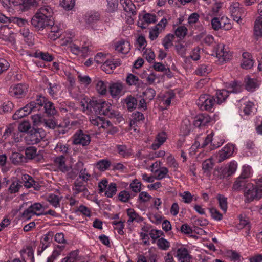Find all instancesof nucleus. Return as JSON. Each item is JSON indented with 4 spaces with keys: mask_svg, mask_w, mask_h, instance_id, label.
I'll return each mask as SVG.
<instances>
[{
    "mask_svg": "<svg viewBox=\"0 0 262 262\" xmlns=\"http://www.w3.org/2000/svg\"><path fill=\"white\" fill-rule=\"evenodd\" d=\"M245 196L250 202L254 199H259L262 197V178L255 181V185L248 183L245 189Z\"/></svg>",
    "mask_w": 262,
    "mask_h": 262,
    "instance_id": "nucleus-1",
    "label": "nucleus"
},
{
    "mask_svg": "<svg viewBox=\"0 0 262 262\" xmlns=\"http://www.w3.org/2000/svg\"><path fill=\"white\" fill-rule=\"evenodd\" d=\"M35 111L44 112L48 115H55L57 111L54 104L50 101H46L45 97L39 96L35 101Z\"/></svg>",
    "mask_w": 262,
    "mask_h": 262,
    "instance_id": "nucleus-2",
    "label": "nucleus"
},
{
    "mask_svg": "<svg viewBox=\"0 0 262 262\" xmlns=\"http://www.w3.org/2000/svg\"><path fill=\"white\" fill-rule=\"evenodd\" d=\"M227 90H218L216 93V103L221 104L224 102L229 96L230 93H238L241 92V85L236 81L230 83L227 87Z\"/></svg>",
    "mask_w": 262,
    "mask_h": 262,
    "instance_id": "nucleus-3",
    "label": "nucleus"
},
{
    "mask_svg": "<svg viewBox=\"0 0 262 262\" xmlns=\"http://www.w3.org/2000/svg\"><path fill=\"white\" fill-rule=\"evenodd\" d=\"M196 103L201 110L212 111V109L215 104V101L212 96L207 94H203L200 96Z\"/></svg>",
    "mask_w": 262,
    "mask_h": 262,
    "instance_id": "nucleus-4",
    "label": "nucleus"
},
{
    "mask_svg": "<svg viewBox=\"0 0 262 262\" xmlns=\"http://www.w3.org/2000/svg\"><path fill=\"white\" fill-rule=\"evenodd\" d=\"M44 210L45 209L40 203H35L24 211L23 216L26 219H29L34 215H42Z\"/></svg>",
    "mask_w": 262,
    "mask_h": 262,
    "instance_id": "nucleus-5",
    "label": "nucleus"
},
{
    "mask_svg": "<svg viewBox=\"0 0 262 262\" xmlns=\"http://www.w3.org/2000/svg\"><path fill=\"white\" fill-rule=\"evenodd\" d=\"M216 57L221 62L229 61L232 56L228 47H226L224 43H219L215 48Z\"/></svg>",
    "mask_w": 262,
    "mask_h": 262,
    "instance_id": "nucleus-6",
    "label": "nucleus"
},
{
    "mask_svg": "<svg viewBox=\"0 0 262 262\" xmlns=\"http://www.w3.org/2000/svg\"><path fill=\"white\" fill-rule=\"evenodd\" d=\"M72 143L75 145H81L83 146L88 145L91 142L89 134L82 130H77L72 137Z\"/></svg>",
    "mask_w": 262,
    "mask_h": 262,
    "instance_id": "nucleus-7",
    "label": "nucleus"
},
{
    "mask_svg": "<svg viewBox=\"0 0 262 262\" xmlns=\"http://www.w3.org/2000/svg\"><path fill=\"white\" fill-rule=\"evenodd\" d=\"M72 190L74 196L81 193L82 196L88 197L90 194L86 185L84 184V182L79 180L78 178L75 181L72 187Z\"/></svg>",
    "mask_w": 262,
    "mask_h": 262,
    "instance_id": "nucleus-8",
    "label": "nucleus"
},
{
    "mask_svg": "<svg viewBox=\"0 0 262 262\" xmlns=\"http://www.w3.org/2000/svg\"><path fill=\"white\" fill-rule=\"evenodd\" d=\"M212 133L208 135L203 143L201 145V147H204L207 145L209 143H211V149H214L221 146L225 142V140L222 136H216L213 139L212 138Z\"/></svg>",
    "mask_w": 262,
    "mask_h": 262,
    "instance_id": "nucleus-9",
    "label": "nucleus"
},
{
    "mask_svg": "<svg viewBox=\"0 0 262 262\" xmlns=\"http://www.w3.org/2000/svg\"><path fill=\"white\" fill-rule=\"evenodd\" d=\"M35 103L34 101L31 102L24 107L18 109L13 115V120H18L29 114L31 112H35Z\"/></svg>",
    "mask_w": 262,
    "mask_h": 262,
    "instance_id": "nucleus-10",
    "label": "nucleus"
},
{
    "mask_svg": "<svg viewBox=\"0 0 262 262\" xmlns=\"http://www.w3.org/2000/svg\"><path fill=\"white\" fill-rule=\"evenodd\" d=\"M50 20L35 13L31 19V24L36 30H43L49 25Z\"/></svg>",
    "mask_w": 262,
    "mask_h": 262,
    "instance_id": "nucleus-11",
    "label": "nucleus"
},
{
    "mask_svg": "<svg viewBox=\"0 0 262 262\" xmlns=\"http://www.w3.org/2000/svg\"><path fill=\"white\" fill-rule=\"evenodd\" d=\"M27 91V85L21 83L11 86L9 89L10 95L17 98L24 97Z\"/></svg>",
    "mask_w": 262,
    "mask_h": 262,
    "instance_id": "nucleus-12",
    "label": "nucleus"
},
{
    "mask_svg": "<svg viewBox=\"0 0 262 262\" xmlns=\"http://www.w3.org/2000/svg\"><path fill=\"white\" fill-rule=\"evenodd\" d=\"M43 138L40 129L31 130L25 137L27 143L29 144H37Z\"/></svg>",
    "mask_w": 262,
    "mask_h": 262,
    "instance_id": "nucleus-13",
    "label": "nucleus"
},
{
    "mask_svg": "<svg viewBox=\"0 0 262 262\" xmlns=\"http://www.w3.org/2000/svg\"><path fill=\"white\" fill-rule=\"evenodd\" d=\"M234 146L231 144H227L224 146L218 153L219 162H222L232 156L234 151Z\"/></svg>",
    "mask_w": 262,
    "mask_h": 262,
    "instance_id": "nucleus-14",
    "label": "nucleus"
},
{
    "mask_svg": "<svg viewBox=\"0 0 262 262\" xmlns=\"http://www.w3.org/2000/svg\"><path fill=\"white\" fill-rule=\"evenodd\" d=\"M0 39L11 43L14 42V35L10 28L6 25L0 27Z\"/></svg>",
    "mask_w": 262,
    "mask_h": 262,
    "instance_id": "nucleus-15",
    "label": "nucleus"
},
{
    "mask_svg": "<svg viewBox=\"0 0 262 262\" xmlns=\"http://www.w3.org/2000/svg\"><path fill=\"white\" fill-rule=\"evenodd\" d=\"M156 17L154 14L146 13L142 15L141 13L139 14V20L138 24L139 26L142 28H145L149 24L154 23L156 21Z\"/></svg>",
    "mask_w": 262,
    "mask_h": 262,
    "instance_id": "nucleus-16",
    "label": "nucleus"
},
{
    "mask_svg": "<svg viewBox=\"0 0 262 262\" xmlns=\"http://www.w3.org/2000/svg\"><path fill=\"white\" fill-rule=\"evenodd\" d=\"M119 5L127 15L135 16L137 14L136 6L131 0H120Z\"/></svg>",
    "mask_w": 262,
    "mask_h": 262,
    "instance_id": "nucleus-17",
    "label": "nucleus"
},
{
    "mask_svg": "<svg viewBox=\"0 0 262 262\" xmlns=\"http://www.w3.org/2000/svg\"><path fill=\"white\" fill-rule=\"evenodd\" d=\"M46 29L50 32L49 34V37L53 40L59 38L61 35V30L60 27L58 25H55L51 19L49 25L47 26Z\"/></svg>",
    "mask_w": 262,
    "mask_h": 262,
    "instance_id": "nucleus-18",
    "label": "nucleus"
},
{
    "mask_svg": "<svg viewBox=\"0 0 262 262\" xmlns=\"http://www.w3.org/2000/svg\"><path fill=\"white\" fill-rule=\"evenodd\" d=\"M151 232L149 234H142V239L145 245L150 244V238H151L152 243H155V241L160 237L162 234V230H150Z\"/></svg>",
    "mask_w": 262,
    "mask_h": 262,
    "instance_id": "nucleus-19",
    "label": "nucleus"
},
{
    "mask_svg": "<svg viewBox=\"0 0 262 262\" xmlns=\"http://www.w3.org/2000/svg\"><path fill=\"white\" fill-rule=\"evenodd\" d=\"M167 139V135L165 132L159 133L156 136L155 139L151 145V148L154 150L158 149Z\"/></svg>",
    "mask_w": 262,
    "mask_h": 262,
    "instance_id": "nucleus-20",
    "label": "nucleus"
},
{
    "mask_svg": "<svg viewBox=\"0 0 262 262\" xmlns=\"http://www.w3.org/2000/svg\"><path fill=\"white\" fill-rule=\"evenodd\" d=\"M144 119V116L141 112L136 111L133 113L132 115L129 123L130 127L135 131H136L137 129L136 128V127L137 126L138 124H139L141 122H143Z\"/></svg>",
    "mask_w": 262,
    "mask_h": 262,
    "instance_id": "nucleus-21",
    "label": "nucleus"
},
{
    "mask_svg": "<svg viewBox=\"0 0 262 262\" xmlns=\"http://www.w3.org/2000/svg\"><path fill=\"white\" fill-rule=\"evenodd\" d=\"M177 257L179 262H191L192 257L187 249L181 247L177 250Z\"/></svg>",
    "mask_w": 262,
    "mask_h": 262,
    "instance_id": "nucleus-22",
    "label": "nucleus"
},
{
    "mask_svg": "<svg viewBox=\"0 0 262 262\" xmlns=\"http://www.w3.org/2000/svg\"><path fill=\"white\" fill-rule=\"evenodd\" d=\"M130 49L129 43L124 39H121L118 41L116 45V51H117L119 54L125 55L129 52Z\"/></svg>",
    "mask_w": 262,
    "mask_h": 262,
    "instance_id": "nucleus-23",
    "label": "nucleus"
},
{
    "mask_svg": "<svg viewBox=\"0 0 262 262\" xmlns=\"http://www.w3.org/2000/svg\"><path fill=\"white\" fill-rule=\"evenodd\" d=\"M21 255L26 262H34V250L30 246H26L21 250Z\"/></svg>",
    "mask_w": 262,
    "mask_h": 262,
    "instance_id": "nucleus-24",
    "label": "nucleus"
},
{
    "mask_svg": "<svg viewBox=\"0 0 262 262\" xmlns=\"http://www.w3.org/2000/svg\"><path fill=\"white\" fill-rule=\"evenodd\" d=\"M91 123L98 128H106L110 125V122L103 119L100 117H92L90 118Z\"/></svg>",
    "mask_w": 262,
    "mask_h": 262,
    "instance_id": "nucleus-25",
    "label": "nucleus"
},
{
    "mask_svg": "<svg viewBox=\"0 0 262 262\" xmlns=\"http://www.w3.org/2000/svg\"><path fill=\"white\" fill-rule=\"evenodd\" d=\"M243 59L241 63V67L245 69H250L254 63L252 59L251 55L248 52H244L242 55Z\"/></svg>",
    "mask_w": 262,
    "mask_h": 262,
    "instance_id": "nucleus-26",
    "label": "nucleus"
},
{
    "mask_svg": "<svg viewBox=\"0 0 262 262\" xmlns=\"http://www.w3.org/2000/svg\"><path fill=\"white\" fill-rule=\"evenodd\" d=\"M54 163L59 169L63 172H68L71 169L70 167L66 165V159L63 156L56 157L54 160Z\"/></svg>",
    "mask_w": 262,
    "mask_h": 262,
    "instance_id": "nucleus-27",
    "label": "nucleus"
},
{
    "mask_svg": "<svg viewBox=\"0 0 262 262\" xmlns=\"http://www.w3.org/2000/svg\"><path fill=\"white\" fill-rule=\"evenodd\" d=\"M36 13L38 14L39 15L47 18L48 19H51L53 14V11L51 7L48 5L43 6L37 10Z\"/></svg>",
    "mask_w": 262,
    "mask_h": 262,
    "instance_id": "nucleus-28",
    "label": "nucleus"
},
{
    "mask_svg": "<svg viewBox=\"0 0 262 262\" xmlns=\"http://www.w3.org/2000/svg\"><path fill=\"white\" fill-rule=\"evenodd\" d=\"M245 82L246 90L250 92L254 91L260 84V82L254 78H247L245 79Z\"/></svg>",
    "mask_w": 262,
    "mask_h": 262,
    "instance_id": "nucleus-29",
    "label": "nucleus"
},
{
    "mask_svg": "<svg viewBox=\"0 0 262 262\" xmlns=\"http://www.w3.org/2000/svg\"><path fill=\"white\" fill-rule=\"evenodd\" d=\"M20 183L21 184L23 183L24 185L26 188H31L33 187L35 189H37L36 187H37V184L36 182L33 179V178L28 175L24 174L21 177V181H20Z\"/></svg>",
    "mask_w": 262,
    "mask_h": 262,
    "instance_id": "nucleus-30",
    "label": "nucleus"
},
{
    "mask_svg": "<svg viewBox=\"0 0 262 262\" xmlns=\"http://www.w3.org/2000/svg\"><path fill=\"white\" fill-rule=\"evenodd\" d=\"M101 69L106 74H112L115 69L114 59H106L101 66Z\"/></svg>",
    "mask_w": 262,
    "mask_h": 262,
    "instance_id": "nucleus-31",
    "label": "nucleus"
},
{
    "mask_svg": "<svg viewBox=\"0 0 262 262\" xmlns=\"http://www.w3.org/2000/svg\"><path fill=\"white\" fill-rule=\"evenodd\" d=\"M10 159L14 164H19L26 162V158L21 154L18 152H14L12 154Z\"/></svg>",
    "mask_w": 262,
    "mask_h": 262,
    "instance_id": "nucleus-32",
    "label": "nucleus"
},
{
    "mask_svg": "<svg viewBox=\"0 0 262 262\" xmlns=\"http://www.w3.org/2000/svg\"><path fill=\"white\" fill-rule=\"evenodd\" d=\"M100 15L97 12H90L85 15V21L86 24L91 25L99 20Z\"/></svg>",
    "mask_w": 262,
    "mask_h": 262,
    "instance_id": "nucleus-33",
    "label": "nucleus"
},
{
    "mask_svg": "<svg viewBox=\"0 0 262 262\" xmlns=\"http://www.w3.org/2000/svg\"><path fill=\"white\" fill-rule=\"evenodd\" d=\"M48 92L53 97H56L61 89V86L58 83L48 82Z\"/></svg>",
    "mask_w": 262,
    "mask_h": 262,
    "instance_id": "nucleus-34",
    "label": "nucleus"
},
{
    "mask_svg": "<svg viewBox=\"0 0 262 262\" xmlns=\"http://www.w3.org/2000/svg\"><path fill=\"white\" fill-rule=\"evenodd\" d=\"M239 222L238 223V228L241 229L245 228L250 229L251 227L248 219L244 214H241L239 216Z\"/></svg>",
    "mask_w": 262,
    "mask_h": 262,
    "instance_id": "nucleus-35",
    "label": "nucleus"
},
{
    "mask_svg": "<svg viewBox=\"0 0 262 262\" xmlns=\"http://www.w3.org/2000/svg\"><path fill=\"white\" fill-rule=\"evenodd\" d=\"M124 100L129 111L131 112L136 108L138 102L135 97L131 96H127Z\"/></svg>",
    "mask_w": 262,
    "mask_h": 262,
    "instance_id": "nucleus-36",
    "label": "nucleus"
},
{
    "mask_svg": "<svg viewBox=\"0 0 262 262\" xmlns=\"http://www.w3.org/2000/svg\"><path fill=\"white\" fill-rule=\"evenodd\" d=\"M254 33L258 37L262 36V17L260 16H258L255 21Z\"/></svg>",
    "mask_w": 262,
    "mask_h": 262,
    "instance_id": "nucleus-37",
    "label": "nucleus"
},
{
    "mask_svg": "<svg viewBox=\"0 0 262 262\" xmlns=\"http://www.w3.org/2000/svg\"><path fill=\"white\" fill-rule=\"evenodd\" d=\"M37 3V0H12V3L14 6L23 5L24 8L29 6H34Z\"/></svg>",
    "mask_w": 262,
    "mask_h": 262,
    "instance_id": "nucleus-38",
    "label": "nucleus"
},
{
    "mask_svg": "<svg viewBox=\"0 0 262 262\" xmlns=\"http://www.w3.org/2000/svg\"><path fill=\"white\" fill-rule=\"evenodd\" d=\"M117 151L122 157H128L132 154V150L124 145H119L117 146Z\"/></svg>",
    "mask_w": 262,
    "mask_h": 262,
    "instance_id": "nucleus-39",
    "label": "nucleus"
},
{
    "mask_svg": "<svg viewBox=\"0 0 262 262\" xmlns=\"http://www.w3.org/2000/svg\"><path fill=\"white\" fill-rule=\"evenodd\" d=\"M213 167V163L211 159L205 160L202 163V169L206 176H210V171Z\"/></svg>",
    "mask_w": 262,
    "mask_h": 262,
    "instance_id": "nucleus-40",
    "label": "nucleus"
},
{
    "mask_svg": "<svg viewBox=\"0 0 262 262\" xmlns=\"http://www.w3.org/2000/svg\"><path fill=\"white\" fill-rule=\"evenodd\" d=\"M93 101L95 105L92 106V113H94L96 115H101V112H102V105H103V102H104V101L96 99H93Z\"/></svg>",
    "mask_w": 262,
    "mask_h": 262,
    "instance_id": "nucleus-41",
    "label": "nucleus"
},
{
    "mask_svg": "<svg viewBox=\"0 0 262 262\" xmlns=\"http://www.w3.org/2000/svg\"><path fill=\"white\" fill-rule=\"evenodd\" d=\"M97 92L101 95H105L107 92V86L102 80H95L94 81Z\"/></svg>",
    "mask_w": 262,
    "mask_h": 262,
    "instance_id": "nucleus-42",
    "label": "nucleus"
},
{
    "mask_svg": "<svg viewBox=\"0 0 262 262\" xmlns=\"http://www.w3.org/2000/svg\"><path fill=\"white\" fill-rule=\"evenodd\" d=\"M237 163L235 161H231L225 169V171L227 176L234 174L237 170Z\"/></svg>",
    "mask_w": 262,
    "mask_h": 262,
    "instance_id": "nucleus-43",
    "label": "nucleus"
},
{
    "mask_svg": "<svg viewBox=\"0 0 262 262\" xmlns=\"http://www.w3.org/2000/svg\"><path fill=\"white\" fill-rule=\"evenodd\" d=\"M191 128V124L190 121L188 119H185L183 120L181 126V132L183 135L185 136L188 135Z\"/></svg>",
    "mask_w": 262,
    "mask_h": 262,
    "instance_id": "nucleus-44",
    "label": "nucleus"
},
{
    "mask_svg": "<svg viewBox=\"0 0 262 262\" xmlns=\"http://www.w3.org/2000/svg\"><path fill=\"white\" fill-rule=\"evenodd\" d=\"M182 232H184V233L185 234L188 235V236H190V237H192L193 238L195 239H197L199 238L200 235H202L203 234H206V232L205 230H198V231L196 232V230H181Z\"/></svg>",
    "mask_w": 262,
    "mask_h": 262,
    "instance_id": "nucleus-45",
    "label": "nucleus"
},
{
    "mask_svg": "<svg viewBox=\"0 0 262 262\" xmlns=\"http://www.w3.org/2000/svg\"><path fill=\"white\" fill-rule=\"evenodd\" d=\"M168 169L166 167H161L156 172L154 173L156 176L155 179L160 180L168 177Z\"/></svg>",
    "mask_w": 262,
    "mask_h": 262,
    "instance_id": "nucleus-46",
    "label": "nucleus"
},
{
    "mask_svg": "<svg viewBox=\"0 0 262 262\" xmlns=\"http://www.w3.org/2000/svg\"><path fill=\"white\" fill-rule=\"evenodd\" d=\"M188 29L184 26H179L174 30V33L177 37L181 39L184 38L187 35Z\"/></svg>",
    "mask_w": 262,
    "mask_h": 262,
    "instance_id": "nucleus-47",
    "label": "nucleus"
},
{
    "mask_svg": "<svg viewBox=\"0 0 262 262\" xmlns=\"http://www.w3.org/2000/svg\"><path fill=\"white\" fill-rule=\"evenodd\" d=\"M25 154L26 155V162L27 160H31L34 158L37 155L36 148L33 146H30L25 149Z\"/></svg>",
    "mask_w": 262,
    "mask_h": 262,
    "instance_id": "nucleus-48",
    "label": "nucleus"
},
{
    "mask_svg": "<svg viewBox=\"0 0 262 262\" xmlns=\"http://www.w3.org/2000/svg\"><path fill=\"white\" fill-rule=\"evenodd\" d=\"M254 104L251 101H247L244 104L243 112L245 115L248 116L253 113Z\"/></svg>",
    "mask_w": 262,
    "mask_h": 262,
    "instance_id": "nucleus-49",
    "label": "nucleus"
},
{
    "mask_svg": "<svg viewBox=\"0 0 262 262\" xmlns=\"http://www.w3.org/2000/svg\"><path fill=\"white\" fill-rule=\"evenodd\" d=\"M155 96L156 91L153 88H147L143 92V96L145 99H146L147 101H151L154 98Z\"/></svg>",
    "mask_w": 262,
    "mask_h": 262,
    "instance_id": "nucleus-50",
    "label": "nucleus"
},
{
    "mask_svg": "<svg viewBox=\"0 0 262 262\" xmlns=\"http://www.w3.org/2000/svg\"><path fill=\"white\" fill-rule=\"evenodd\" d=\"M245 184V179L239 176L234 182L233 189L235 191H239L243 188Z\"/></svg>",
    "mask_w": 262,
    "mask_h": 262,
    "instance_id": "nucleus-51",
    "label": "nucleus"
},
{
    "mask_svg": "<svg viewBox=\"0 0 262 262\" xmlns=\"http://www.w3.org/2000/svg\"><path fill=\"white\" fill-rule=\"evenodd\" d=\"M103 104L102 112H101L102 115L107 116L109 117H113L114 116V114L113 113V111H111L110 108L111 107V104L105 101H104Z\"/></svg>",
    "mask_w": 262,
    "mask_h": 262,
    "instance_id": "nucleus-52",
    "label": "nucleus"
},
{
    "mask_svg": "<svg viewBox=\"0 0 262 262\" xmlns=\"http://www.w3.org/2000/svg\"><path fill=\"white\" fill-rule=\"evenodd\" d=\"M94 104L93 99L90 100L89 102L86 101H81L80 102L82 110L83 112H86L87 113H92V106L95 105Z\"/></svg>",
    "mask_w": 262,
    "mask_h": 262,
    "instance_id": "nucleus-53",
    "label": "nucleus"
},
{
    "mask_svg": "<svg viewBox=\"0 0 262 262\" xmlns=\"http://www.w3.org/2000/svg\"><path fill=\"white\" fill-rule=\"evenodd\" d=\"M217 199L218 200L219 206L221 209L224 212H226L227 209V199L223 195L219 194L217 196Z\"/></svg>",
    "mask_w": 262,
    "mask_h": 262,
    "instance_id": "nucleus-54",
    "label": "nucleus"
},
{
    "mask_svg": "<svg viewBox=\"0 0 262 262\" xmlns=\"http://www.w3.org/2000/svg\"><path fill=\"white\" fill-rule=\"evenodd\" d=\"M157 244L159 249L167 250L170 247L169 242L164 238H158Z\"/></svg>",
    "mask_w": 262,
    "mask_h": 262,
    "instance_id": "nucleus-55",
    "label": "nucleus"
},
{
    "mask_svg": "<svg viewBox=\"0 0 262 262\" xmlns=\"http://www.w3.org/2000/svg\"><path fill=\"white\" fill-rule=\"evenodd\" d=\"M111 165V162L106 159H103L98 161L96 164V166L100 171H105Z\"/></svg>",
    "mask_w": 262,
    "mask_h": 262,
    "instance_id": "nucleus-56",
    "label": "nucleus"
},
{
    "mask_svg": "<svg viewBox=\"0 0 262 262\" xmlns=\"http://www.w3.org/2000/svg\"><path fill=\"white\" fill-rule=\"evenodd\" d=\"M47 200L54 207L57 208L60 207V199L57 195L54 194L50 195Z\"/></svg>",
    "mask_w": 262,
    "mask_h": 262,
    "instance_id": "nucleus-57",
    "label": "nucleus"
},
{
    "mask_svg": "<svg viewBox=\"0 0 262 262\" xmlns=\"http://www.w3.org/2000/svg\"><path fill=\"white\" fill-rule=\"evenodd\" d=\"M147 46V42L144 36H139L136 40V46L138 50H143Z\"/></svg>",
    "mask_w": 262,
    "mask_h": 262,
    "instance_id": "nucleus-58",
    "label": "nucleus"
},
{
    "mask_svg": "<svg viewBox=\"0 0 262 262\" xmlns=\"http://www.w3.org/2000/svg\"><path fill=\"white\" fill-rule=\"evenodd\" d=\"M174 38L173 35L168 34L162 40V45L166 50L168 49L172 46V41Z\"/></svg>",
    "mask_w": 262,
    "mask_h": 262,
    "instance_id": "nucleus-59",
    "label": "nucleus"
},
{
    "mask_svg": "<svg viewBox=\"0 0 262 262\" xmlns=\"http://www.w3.org/2000/svg\"><path fill=\"white\" fill-rule=\"evenodd\" d=\"M174 97V94L172 91L166 92L164 96L162 101L163 104L167 107L170 105L171 100Z\"/></svg>",
    "mask_w": 262,
    "mask_h": 262,
    "instance_id": "nucleus-60",
    "label": "nucleus"
},
{
    "mask_svg": "<svg viewBox=\"0 0 262 262\" xmlns=\"http://www.w3.org/2000/svg\"><path fill=\"white\" fill-rule=\"evenodd\" d=\"M210 71V68L206 65L202 64L200 66L195 70L196 75L205 76Z\"/></svg>",
    "mask_w": 262,
    "mask_h": 262,
    "instance_id": "nucleus-61",
    "label": "nucleus"
},
{
    "mask_svg": "<svg viewBox=\"0 0 262 262\" xmlns=\"http://www.w3.org/2000/svg\"><path fill=\"white\" fill-rule=\"evenodd\" d=\"M252 174V170L251 167L248 165H244L242 167V171L240 177L244 179L248 178Z\"/></svg>",
    "mask_w": 262,
    "mask_h": 262,
    "instance_id": "nucleus-62",
    "label": "nucleus"
},
{
    "mask_svg": "<svg viewBox=\"0 0 262 262\" xmlns=\"http://www.w3.org/2000/svg\"><path fill=\"white\" fill-rule=\"evenodd\" d=\"M141 183L137 179L134 180L130 184L132 190L135 192H140L141 190Z\"/></svg>",
    "mask_w": 262,
    "mask_h": 262,
    "instance_id": "nucleus-63",
    "label": "nucleus"
},
{
    "mask_svg": "<svg viewBox=\"0 0 262 262\" xmlns=\"http://www.w3.org/2000/svg\"><path fill=\"white\" fill-rule=\"evenodd\" d=\"M78 256V251H73L71 252L66 258L63 259L61 262H76Z\"/></svg>",
    "mask_w": 262,
    "mask_h": 262,
    "instance_id": "nucleus-64",
    "label": "nucleus"
}]
</instances>
